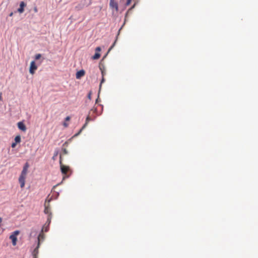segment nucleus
Here are the masks:
<instances>
[{
    "mask_svg": "<svg viewBox=\"0 0 258 258\" xmlns=\"http://www.w3.org/2000/svg\"><path fill=\"white\" fill-rule=\"evenodd\" d=\"M29 167V164L27 162L26 163L23 167L21 175L19 178V182L20 184V187L22 188L24 187L25 184V179L26 178Z\"/></svg>",
    "mask_w": 258,
    "mask_h": 258,
    "instance_id": "f257e3e1",
    "label": "nucleus"
},
{
    "mask_svg": "<svg viewBox=\"0 0 258 258\" xmlns=\"http://www.w3.org/2000/svg\"><path fill=\"white\" fill-rule=\"evenodd\" d=\"M51 199L49 200H46L45 204H44V212L45 214H47L48 216L47 218L51 217V219L52 218V213L51 212V210L50 208V205L49 202L50 201Z\"/></svg>",
    "mask_w": 258,
    "mask_h": 258,
    "instance_id": "f03ea898",
    "label": "nucleus"
},
{
    "mask_svg": "<svg viewBox=\"0 0 258 258\" xmlns=\"http://www.w3.org/2000/svg\"><path fill=\"white\" fill-rule=\"evenodd\" d=\"M59 164H60V170H61V173L63 175H67L68 172L70 171V167L69 166H66L62 164L61 155H60V157H59Z\"/></svg>",
    "mask_w": 258,
    "mask_h": 258,
    "instance_id": "7ed1b4c3",
    "label": "nucleus"
},
{
    "mask_svg": "<svg viewBox=\"0 0 258 258\" xmlns=\"http://www.w3.org/2000/svg\"><path fill=\"white\" fill-rule=\"evenodd\" d=\"M20 231L18 230L15 231L10 236V239L12 240V244L15 246L17 244V236L19 234Z\"/></svg>",
    "mask_w": 258,
    "mask_h": 258,
    "instance_id": "20e7f679",
    "label": "nucleus"
},
{
    "mask_svg": "<svg viewBox=\"0 0 258 258\" xmlns=\"http://www.w3.org/2000/svg\"><path fill=\"white\" fill-rule=\"evenodd\" d=\"M51 223V217L47 218V221L42 228L41 231L42 232H47L49 230V225Z\"/></svg>",
    "mask_w": 258,
    "mask_h": 258,
    "instance_id": "39448f33",
    "label": "nucleus"
},
{
    "mask_svg": "<svg viewBox=\"0 0 258 258\" xmlns=\"http://www.w3.org/2000/svg\"><path fill=\"white\" fill-rule=\"evenodd\" d=\"M37 67L35 64L34 61H32L30 63V66L29 69V72L31 74L33 75L35 73V71L37 70Z\"/></svg>",
    "mask_w": 258,
    "mask_h": 258,
    "instance_id": "423d86ee",
    "label": "nucleus"
},
{
    "mask_svg": "<svg viewBox=\"0 0 258 258\" xmlns=\"http://www.w3.org/2000/svg\"><path fill=\"white\" fill-rule=\"evenodd\" d=\"M109 6L111 8L114 9L116 12L118 11V4L114 0H110Z\"/></svg>",
    "mask_w": 258,
    "mask_h": 258,
    "instance_id": "0eeeda50",
    "label": "nucleus"
},
{
    "mask_svg": "<svg viewBox=\"0 0 258 258\" xmlns=\"http://www.w3.org/2000/svg\"><path fill=\"white\" fill-rule=\"evenodd\" d=\"M19 130H21L23 132H26V127L25 124L23 122H19L17 124Z\"/></svg>",
    "mask_w": 258,
    "mask_h": 258,
    "instance_id": "6e6552de",
    "label": "nucleus"
},
{
    "mask_svg": "<svg viewBox=\"0 0 258 258\" xmlns=\"http://www.w3.org/2000/svg\"><path fill=\"white\" fill-rule=\"evenodd\" d=\"M26 4L24 2H21L20 4V7L18 9V12L20 13H22L24 11V7H26Z\"/></svg>",
    "mask_w": 258,
    "mask_h": 258,
    "instance_id": "1a4fd4ad",
    "label": "nucleus"
},
{
    "mask_svg": "<svg viewBox=\"0 0 258 258\" xmlns=\"http://www.w3.org/2000/svg\"><path fill=\"white\" fill-rule=\"evenodd\" d=\"M40 244L39 243H37V245L36 247L33 250L32 252V255L33 256V258H37V255L38 254V249L39 248Z\"/></svg>",
    "mask_w": 258,
    "mask_h": 258,
    "instance_id": "9d476101",
    "label": "nucleus"
},
{
    "mask_svg": "<svg viewBox=\"0 0 258 258\" xmlns=\"http://www.w3.org/2000/svg\"><path fill=\"white\" fill-rule=\"evenodd\" d=\"M44 235L43 234V232H42L41 231V233L39 234V235L38 236L37 243L40 244V241H43L44 240Z\"/></svg>",
    "mask_w": 258,
    "mask_h": 258,
    "instance_id": "9b49d317",
    "label": "nucleus"
},
{
    "mask_svg": "<svg viewBox=\"0 0 258 258\" xmlns=\"http://www.w3.org/2000/svg\"><path fill=\"white\" fill-rule=\"evenodd\" d=\"M71 119V117L70 116H67L64 119V121L63 123V125L64 127H67L69 126V123L68 122H69Z\"/></svg>",
    "mask_w": 258,
    "mask_h": 258,
    "instance_id": "f8f14e48",
    "label": "nucleus"
},
{
    "mask_svg": "<svg viewBox=\"0 0 258 258\" xmlns=\"http://www.w3.org/2000/svg\"><path fill=\"white\" fill-rule=\"evenodd\" d=\"M91 120H92V119H91V118L89 116H87V118H86V122H85V123L84 124V125H83V127H82V130L84 128H85V127L86 126L87 124L88 123V122L89 121H91Z\"/></svg>",
    "mask_w": 258,
    "mask_h": 258,
    "instance_id": "ddd939ff",
    "label": "nucleus"
},
{
    "mask_svg": "<svg viewBox=\"0 0 258 258\" xmlns=\"http://www.w3.org/2000/svg\"><path fill=\"white\" fill-rule=\"evenodd\" d=\"M15 142L17 144L21 142V137L20 135H18L15 138Z\"/></svg>",
    "mask_w": 258,
    "mask_h": 258,
    "instance_id": "4468645a",
    "label": "nucleus"
},
{
    "mask_svg": "<svg viewBox=\"0 0 258 258\" xmlns=\"http://www.w3.org/2000/svg\"><path fill=\"white\" fill-rule=\"evenodd\" d=\"M100 56V54L99 52H96L95 54L92 56L93 59H97Z\"/></svg>",
    "mask_w": 258,
    "mask_h": 258,
    "instance_id": "2eb2a0df",
    "label": "nucleus"
},
{
    "mask_svg": "<svg viewBox=\"0 0 258 258\" xmlns=\"http://www.w3.org/2000/svg\"><path fill=\"white\" fill-rule=\"evenodd\" d=\"M76 78L77 79H80L81 78V70L78 71L76 74Z\"/></svg>",
    "mask_w": 258,
    "mask_h": 258,
    "instance_id": "dca6fc26",
    "label": "nucleus"
},
{
    "mask_svg": "<svg viewBox=\"0 0 258 258\" xmlns=\"http://www.w3.org/2000/svg\"><path fill=\"white\" fill-rule=\"evenodd\" d=\"M117 41V38L116 39L115 41L114 42V43H113V44L111 46V47L109 48L108 49V52H109L113 48V47L114 46L115 44V43Z\"/></svg>",
    "mask_w": 258,
    "mask_h": 258,
    "instance_id": "f3484780",
    "label": "nucleus"
},
{
    "mask_svg": "<svg viewBox=\"0 0 258 258\" xmlns=\"http://www.w3.org/2000/svg\"><path fill=\"white\" fill-rule=\"evenodd\" d=\"M41 57V54H37L36 55H35V59L36 60H38L39 59V58H40V57Z\"/></svg>",
    "mask_w": 258,
    "mask_h": 258,
    "instance_id": "a211bd4d",
    "label": "nucleus"
},
{
    "mask_svg": "<svg viewBox=\"0 0 258 258\" xmlns=\"http://www.w3.org/2000/svg\"><path fill=\"white\" fill-rule=\"evenodd\" d=\"M100 70L101 71L102 76V77H104V75H105V70H104V69H102L101 68H100Z\"/></svg>",
    "mask_w": 258,
    "mask_h": 258,
    "instance_id": "6ab92c4d",
    "label": "nucleus"
},
{
    "mask_svg": "<svg viewBox=\"0 0 258 258\" xmlns=\"http://www.w3.org/2000/svg\"><path fill=\"white\" fill-rule=\"evenodd\" d=\"M105 81V79L104 78V77H102V80L101 81V83H100V88L101 87L102 83Z\"/></svg>",
    "mask_w": 258,
    "mask_h": 258,
    "instance_id": "aec40b11",
    "label": "nucleus"
},
{
    "mask_svg": "<svg viewBox=\"0 0 258 258\" xmlns=\"http://www.w3.org/2000/svg\"><path fill=\"white\" fill-rule=\"evenodd\" d=\"M96 52H99L101 51V48L100 47H97L96 49Z\"/></svg>",
    "mask_w": 258,
    "mask_h": 258,
    "instance_id": "412c9836",
    "label": "nucleus"
},
{
    "mask_svg": "<svg viewBox=\"0 0 258 258\" xmlns=\"http://www.w3.org/2000/svg\"><path fill=\"white\" fill-rule=\"evenodd\" d=\"M16 145H17V143H16L15 142L13 143L12 144V145H11V147H12V148H15V147L16 146Z\"/></svg>",
    "mask_w": 258,
    "mask_h": 258,
    "instance_id": "4be33fe9",
    "label": "nucleus"
},
{
    "mask_svg": "<svg viewBox=\"0 0 258 258\" xmlns=\"http://www.w3.org/2000/svg\"><path fill=\"white\" fill-rule=\"evenodd\" d=\"M131 1H132V0H127V1L126 2V6L130 5L131 3Z\"/></svg>",
    "mask_w": 258,
    "mask_h": 258,
    "instance_id": "5701e85b",
    "label": "nucleus"
},
{
    "mask_svg": "<svg viewBox=\"0 0 258 258\" xmlns=\"http://www.w3.org/2000/svg\"><path fill=\"white\" fill-rule=\"evenodd\" d=\"M91 93L89 92L88 95V98H89V100L91 99Z\"/></svg>",
    "mask_w": 258,
    "mask_h": 258,
    "instance_id": "b1692460",
    "label": "nucleus"
},
{
    "mask_svg": "<svg viewBox=\"0 0 258 258\" xmlns=\"http://www.w3.org/2000/svg\"><path fill=\"white\" fill-rule=\"evenodd\" d=\"M34 11L35 12V13H37L38 12V10H37V8L36 7H34Z\"/></svg>",
    "mask_w": 258,
    "mask_h": 258,
    "instance_id": "393cba45",
    "label": "nucleus"
},
{
    "mask_svg": "<svg viewBox=\"0 0 258 258\" xmlns=\"http://www.w3.org/2000/svg\"><path fill=\"white\" fill-rule=\"evenodd\" d=\"M85 75V71L82 70V77H83Z\"/></svg>",
    "mask_w": 258,
    "mask_h": 258,
    "instance_id": "a878e982",
    "label": "nucleus"
},
{
    "mask_svg": "<svg viewBox=\"0 0 258 258\" xmlns=\"http://www.w3.org/2000/svg\"><path fill=\"white\" fill-rule=\"evenodd\" d=\"M63 151L64 154H67V150L66 149H64L63 150Z\"/></svg>",
    "mask_w": 258,
    "mask_h": 258,
    "instance_id": "bb28decb",
    "label": "nucleus"
},
{
    "mask_svg": "<svg viewBox=\"0 0 258 258\" xmlns=\"http://www.w3.org/2000/svg\"><path fill=\"white\" fill-rule=\"evenodd\" d=\"M13 13L12 12V13H10V14L9 15V16H10V17H11V16H13Z\"/></svg>",
    "mask_w": 258,
    "mask_h": 258,
    "instance_id": "cd10ccee",
    "label": "nucleus"
},
{
    "mask_svg": "<svg viewBox=\"0 0 258 258\" xmlns=\"http://www.w3.org/2000/svg\"><path fill=\"white\" fill-rule=\"evenodd\" d=\"M2 100V94H0V101Z\"/></svg>",
    "mask_w": 258,
    "mask_h": 258,
    "instance_id": "c85d7f7f",
    "label": "nucleus"
},
{
    "mask_svg": "<svg viewBox=\"0 0 258 258\" xmlns=\"http://www.w3.org/2000/svg\"><path fill=\"white\" fill-rule=\"evenodd\" d=\"M2 219L0 217V223L2 222Z\"/></svg>",
    "mask_w": 258,
    "mask_h": 258,
    "instance_id": "c756f323",
    "label": "nucleus"
},
{
    "mask_svg": "<svg viewBox=\"0 0 258 258\" xmlns=\"http://www.w3.org/2000/svg\"><path fill=\"white\" fill-rule=\"evenodd\" d=\"M81 133V130L78 132V134H80Z\"/></svg>",
    "mask_w": 258,
    "mask_h": 258,
    "instance_id": "7c9ffc66",
    "label": "nucleus"
},
{
    "mask_svg": "<svg viewBox=\"0 0 258 258\" xmlns=\"http://www.w3.org/2000/svg\"><path fill=\"white\" fill-rule=\"evenodd\" d=\"M134 7H135V5H134V6L132 7V8H131V9H133V8H134Z\"/></svg>",
    "mask_w": 258,
    "mask_h": 258,
    "instance_id": "2f4dec72",
    "label": "nucleus"
}]
</instances>
